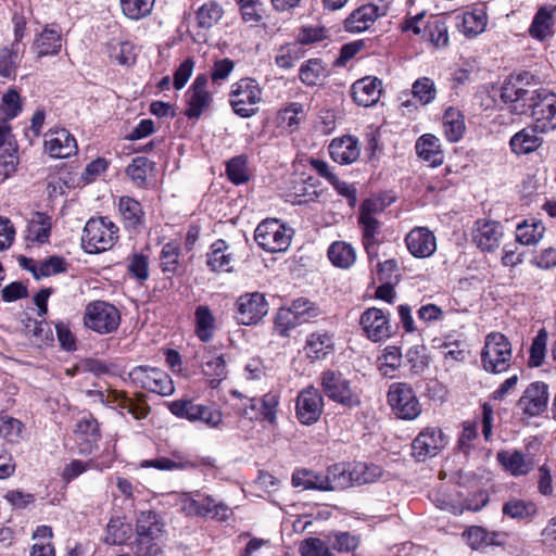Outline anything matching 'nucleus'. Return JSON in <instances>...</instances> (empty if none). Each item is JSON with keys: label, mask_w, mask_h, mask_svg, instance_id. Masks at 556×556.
I'll return each mask as SVG.
<instances>
[{"label": "nucleus", "mask_w": 556, "mask_h": 556, "mask_svg": "<svg viewBox=\"0 0 556 556\" xmlns=\"http://www.w3.org/2000/svg\"><path fill=\"white\" fill-rule=\"evenodd\" d=\"M415 148L418 156L432 167L440 166L444 161L440 140L431 134L422 135L417 140Z\"/></svg>", "instance_id": "obj_29"}, {"label": "nucleus", "mask_w": 556, "mask_h": 556, "mask_svg": "<svg viewBox=\"0 0 556 556\" xmlns=\"http://www.w3.org/2000/svg\"><path fill=\"white\" fill-rule=\"evenodd\" d=\"M541 129L535 124L528 126L516 132L509 141L511 151L516 154H529L539 149L543 143V138L539 136Z\"/></svg>", "instance_id": "obj_27"}, {"label": "nucleus", "mask_w": 556, "mask_h": 556, "mask_svg": "<svg viewBox=\"0 0 556 556\" xmlns=\"http://www.w3.org/2000/svg\"><path fill=\"white\" fill-rule=\"evenodd\" d=\"M424 345H415L406 351L405 358L414 374H421L428 367L429 362Z\"/></svg>", "instance_id": "obj_63"}, {"label": "nucleus", "mask_w": 556, "mask_h": 556, "mask_svg": "<svg viewBox=\"0 0 556 556\" xmlns=\"http://www.w3.org/2000/svg\"><path fill=\"white\" fill-rule=\"evenodd\" d=\"M254 239L264 251L273 254L278 252V219L267 218L260 223Z\"/></svg>", "instance_id": "obj_31"}, {"label": "nucleus", "mask_w": 556, "mask_h": 556, "mask_svg": "<svg viewBox=\"0 0 556 556\" xmlns=\"http://www.w3.org/2000/svg\"><path fill=\"white\" fill-rule=\"evenodd\" d=\"M61 48V28L55 24L46 25V27L35 36L31 46V49L38 58L58 54Z\"/></svg>", "instance_id": "obj_23"}, {"label": "nucleus", "mask_w": 556, "mask_h": 556, "mask_svg": "<svg viewBox=\"0 0 556 556\" xmlns=\"http://www.w3.org/2000/svg\"><path fill=\"white\" fill-rule=\"evenodd\" d=\"M118 210L127 228H136L144 220V212L141 204L130 197H121Z\"/></svg>", "instance_id": "obj_37"}, {"label": "nucleus", "mask_w": 556, "mask_h": 556, "mask_svg": "<svg viewBox=\"0 0 556 556\" xmlns=\"http://www.w3.org/2000/svg\"><path fill=\"white\" fill-rule=\"evenodd\" d=\"M351 467L344 464L330 466L325 475L326 491L343 490L355 485Z\"/></svg>", "instance_id": "obj_32"}, {"label": "nucleus", "mask_w": 556, "mask_h": 556, "mask_svg": "<svg viewBox=\"0 0 556 556\" xmlns=\"http://www.w3.org/2000/svg\"><path fill=\"white\" fill-rule=\"evenodd\" d=\"M327 66L320 59H309L299 71L301 81L306 86H316L327 77Z\"/></svg>", "instance_id": "obj_39"}, {"label": "nucleus", "mask_w": 556, "mask_h": 556, "mask_svg": "<svg viewBox=\"0 0 556 556\" xmlns=\"http://www.w3.org/2000/svg\"><path fill=\"white\" fill-rule=\"evenodd\" d=\"M236 305V319L247 326L258 323L268 313V303L260 292L242 294Z\"/></svg>", "instance_id": "obj_13"}, {"label": "nucleus", "mask_w": 556, "mask_h": 556, "mask_svg": "<svg viewBox=\"0 0 556 556\" xmlns=\"http://www.w3.org/2000/svg\"><path fill=\"white\" fill-rule=\"evenodd\" d=\"M547 344V331L542 328L532 341L530 348L529 364L533 367H539L543 364L545 358Z\"/></svg>", "instance_id": "obj_60"}, {"label": "nucleus", "mask_w": 556, "mask_h": 556, "mask_svg": "<svg viewBox=\"0 0 556 556\" xmlns=\"http://www.w3.org/2000/svg\"><path fill=\"white\" fill-rule=\"evenodd\" d=\"M172 414L190 421H202L210 427H216L223 420L222 413L210 406L197 404L191 400H177L168 404Z\"/></svg>", "instance_id": "obj_11"}, {"label": "nucleus", "mask_w": 556, "mask_h": 556, "mask_svg": "<svg viewBox=\"0 0 556 556\" xmlns=\"http://www.w3.org/2000/svg\"><path fill=\"white\" fill-rule=\"evenodd\" d=\"M488 16L484 9L476 8L472 11L464 12L459 30L466 37H476L484 30Z\"/></svg>", "instance_id": "obj_35"}, {"label": "nucleus", "mask_w": 556, "mask_h": 556, "mask_svg": "<svg viewBox=\"0 0 556 556\" xmlns=\"http://www.w3.org/2000/svg\"><path fill=\"white\" fill-rule=\"evenodd\" d=\"M331 159L340 164H351L355 162L361 154L358 140L352 136L334 138L329 144Z\"/></svg>", "instance_id": "obj_26"}, {"label": "nucleus", "mask_w": 556, "mask_h": 556, "mask_svg": "<svg viewBox=\"0 0 556 556\" xmlns=\"http://www.w3.org/2000/svg\"><path fill=\"white\" fill-rule=\"evenodd\" d=\"M188 108L185 115L188 118H199L212 101V94L208 91L191 90L187 91Z\"/></svg>", "instance_id": "obj_46"}, {"label": "nucleus", "mask_w": 556, "mask_h": 556, "mask_svg": "<svg viewBox=\"0 0 556 556\" xmlns=\"http://www.w3.org/2000/svg\"><path fill=\"white\" fill-rule=\"evenodd\" d=\"M556 5L547 4L539 8L528 29L529 35L541 42L555 34Z\"/></svg>", "instance_id": "obj_20"}, {"label": "nucleus", "mask_w": 556, "mask_h": 556, "mask_svg": "<svg viewBox=\"0 0 556 556\" xmlns=\"http://www.w3.org/2000/svg\"><path fill=\"white\" fill-rule=\"evenodd\" d=\"M226 173L231 182L241 185L249 180L245 157L240 155L232 157L227 163Z\"/></svg>", "instance_id": "obj_62"}, {"label": "nucleus", "mask_w": 556, "mask_h": 556, "mask_svg": "<svg viewBox=\"0 0 556 556\" xmlns=\"http://www.w3.org/2000/svg\"><path fill=\"white\" fill-rule=\"evenodd\" d=\"M536 507L532 502L513 498L503 506V514L515 519L528 518L534 515Z\"/></svg>", "instance_id": "obj_57"}, {"label": "nucleus", "mask_w": 556, "mask_h": 556, "mask_svg": "<svg viewBox=\"0 0 556 556\" xmlns=\"http://www.w3.org/2000/svg\"><path fill=\"white\" fill-rule=\"evenodd\" d=\"M302 556H334L329 546L318 538H308L300 545Z\"/></svg>", "instance_id": "obj_64"}, {"label": "nucleus", "mask_w": 556, "mask_h": 556, "mask_svg": "<svg viewBox=\"0 0 556 556\" xmlns=\"http://www.w3.org/2000/svg\"><path fill=\"white\" fill-rule=\"evenodd\" d=\"M319 315V308L306 299L295 300L288 308L280 306V336H286L288 330Z\"/></svg>", "instance_id": "obj_12"}, {"label": "nucleus", "mask_w": 556, "mask_h": 556, "mask_svg": "<svg viewBox=\"0 0 556 556\" xmlns=\"http://www.w3.org/2000/svg\"><path fill=\"white\" fill-rule=\"evenodd\" d=\"M131 526L123 518H111L106 526L104 542L110 545H121L127 542L131 536Z\"/></svg>", "instance_id": "obj_43"}, {"label": "nucleus", "mask_w": 556, "mask_h": 556, "mask_svg": "<svg viewBox=\"0 0 556 556\" xmlns=\"http://www.w3.org/2000/svg\"><path fill=\"white\" fill-rule=\"evenodd\" d=\"M387 396L396 417L413 420L420 415L421 406L410 384L394 382L389 387Z\"/></svg>", "instance_id": "obj_7"}, {"label": "nucleus", "mask_w": 556, "mask_h": 556, "mask_svg": "<svg viewBox=\"0 0 556 556\" xmlns=\"http://www.w3.org/2000/svg\"><path fill=\"white\" fill-rule=\"evenodd\" d=\"M152 167L153 163L146 156H137L126 167V174L137 187L141 188L146 185L148 170Z\"/></svg>", "instance_id": "obj_53"}, {"label": "nucleus", "mask_w": 556, "mask_h": 556, "mask_svg": "<svg viewBox=\"0 0 556 556\" xmlns=\"http://www.w3.org/2000/svg\"><path fill=\"white\" fill-rule=\"evenodd\" d=\"M412 93L421 105H428L437 98V87L431 78L420 77L414 81Z\"/></svg>", "instance_id": "obj_50"}, {"label": "nucleus", "mask_w": 556, "mask_h": 556, "mask_svg": "<svg viewBox=\"0 0 556 556\" xmlns=\"http://www.w3.org/2000/svg\"><path fill=\"white\" fill-rule=\"evenodd\" d=\"M226 241L218 239L206 254V265L213 271H231L233 257Z\"/></svg>", "instance_id": "obj_30"}, {"label": "nucleus", "mask_w": 556, "mask_h": 556, "mask_svg": "<svg viewBox=\"0 0 556 556\" xmlns=\"http://www.w3.org/2000/svg\"><path fill=\"white\" fill-rule=\"evenodd\" d=\"M328 257L334 266L349 268L355 263L356 253L351 244L337 241L329 247Z\"/></svg>", "instance_id": "obj_42"}, {"label": "nucleus", "mask_w": 556, "mask_h": 556, "mask_svg": "<svg viewBox=\"0 0 556 556\" xmlns=\"http://www.w3.org/2000/svg\"><path fill=\"white\" fill-rule=\"evenodd\" d=\"M121 9L130 20L148 16L154 5V0H119Z\"/></svg>", "instance_id": "obj_54"}, {"label": "nucleus", "mask_w": 556, "mask_h": 556, "mask_svg": "<svg viewBox=\"0 0 556 556\" xmlns=\"http://www.w3.org/2000/svg\"><path fill=\"white\" fill-rule=\"evenodd\" d=\"M497 458L514 476L527 475L532 469L531 459L520 452H501Z\"/></svg>", "instance_id": "obj_38"}, {"label": "nucleus", "mask_w": 556, "mask_h": 556, "mask_svg": "<svg viewBox=\"0 0 556 556\" xmlns=\"http://www.w3.org/2000/svg\"><path fill=\"white\" fill-rule=\"evenodd\" d=\"M84 324L99 334H110L118 329L121 313L109 302L93 301L86 306Z\"/></svg>", "instance_id": "obj_6"}, {"label": "nucleus", "mask_w": 556, "mask_h": 556, "mask_svg": "<svg viewBox=\"0 0 556 556\" xmlns=\"http://www.w3.org/2000/svg\"><path fill=\"white\" fill-rule=\"evenodd\" d=\"M202 507H203V515L202 518L210 517L212 519H215L217 521H225L227 520L231 514L232 510L229 506H227L223 502H218L216 498H214L211 495H204L202 497Z\"/></svg>", "instance_id": "obj_51"}, {"label": "nucleus", "mask_w": 556, "mask_h": 556, "mask_svg": "<svg viewBox=\"0 0 556 556\" xmlns=\"http://www.w3.org/2000/svg\"><path fill=\"white\" fill-rule=\"evenodd\" d=\"M131 383L140 389L166 396L175 388L170 377L163 370L150 366H137L128 374Z\"/></svg>", "instance_id": "obj_8"}, {"label": "nucleus", "mask_w": 556, "mask_h": 556, "mask_svg": "<svg viewBox=\"0 0 556 556\" xmlns=\"http://www.w3.org/2000/svg\"><path fill=\"white\" fill-rule=\"evenodd\" d=\"M380 15L377 5L372 3L362 5L346 17L344 28L349 33H362L368 29Z\"/></svg>", "instance_id": "obj_25"}, {"label": "nucleus", "mask_w": 556, "mask_h": 556, "mask_svg": "<svg viewBox=\"0 0 556 556\" xmlns=\"http://www.w3.org/2000/svg\"><path fill=\"white\" fill-rule=\"evenodd\" d=\"M1 113L4 121L15 118L22 111V103L20 94L14 89H9L2 96V102L0 105Z\"/></svg>", "instance_id": "obj_59"}, {"label": "nucleus", "mask_w": 556, "mask_h": 556, "mask_svg": "<svg viewBox=\"0 0 556 556\" xmlns=\"http://www.w3.org/2000/svg\"><path fill=\"white\" fill-rule=\"evenodd\" d=\"M45 149L52 157L65 159L77 152V143L68 130L50 129L45 135Z\"/></svg>", "instance_id": "obj_18"}, {"label": "nucleus", "mask_w": 556, "mask_h": 556, "mask_svg": "<svg viewBox=\"0 0 556 556\" xmlns=\"http://www.w3.org/2000/svg\"><path fill=\"white\" fill-rule=\"evenodd\" d=\"M429 41L438 48L446 47L448 43V34L446 23L441 18L429 22L424 30Z\"/></svg>", "instance_id": "obj_55"}, {"label": "nucleus", "mask_w": 556, "mask_h": 556, "mask_svg": "<svg viewBox=\"0 0 556 556\" xmlns=\"http://www.w3.org/2000/svg\"><path fill=\"white\" fill-rule=\"evenodd\" d=\"M106 394L109 401L103 402L104 405L116 404L137 420L144 419L150 413V407L142 394H138L136 399H130L126 392L117 390H106Z\"/></svg>", "instance_id": "obj_22"}, {"label": "nucleus", "mask_w": 556, "mask_h": 556, "mask_svg": "<svg viewBox=\"0 0 556 556\" xmlns=\"http://www.w3.org/2000/svg\"><path fill=\"white\" fill-rule=\"evenodd\" d=\"M224 15V10L216 1H208L201 5L197 11L198 24L202 28H211L219 22Z\"/></svg>", "instance_id": "obj_48"}, {"label": "nucleus", "mask_w": 556, "mask_h": 556, "mask_svg": "<svg viewBox=\"0 0 556 556\" xmlns=\"http://www.w3.org/2000/svg\"><path fill=\"white\" fill-rule=\"evenodd\" d=\"M523 77L505 81L501 88V99L515 114L531 112L533 124L546 132L556 129V93L546 89L523 87Z\"/></svg>", "instance_id": "obj_1"}, {"label": "nucleus", "mask_w": 556, "mask_h": 556, "mask_svg": "<svg viewBox=\"0 0 556 556\" xmlns=\"http://www.w3.org/2000/svg\"><path fill=\"white\" fill-rule=\"evenodd\" d=\"M23 54L24 48L17 43L0 47V76L14 78Z\"/></svg>", "instance_id": "obj_33"}, {"label": "nucleus", "mask_w": 556, "mask_h": 556, "mask_svg": "<svg viewBox=\"0 0 556 556\" xmlns=\"http://www.w3.org/2000/svg\"><path fill=\"white\" fill-rule=\"evenodd\" d=\"M162 517L153 510L140 511L136 517V539L132 549L137 556H157L165 532Z\"/></svg>", "instance_id": "obj_2"}, {"label": "nucleus", "mask_w": 556, "mask_h": 556, "mask_svg": "<svg viewBox=\"0 0 556 556\" xmlns=\"http://www.w3.org/2000/svg\"><path fill=\"white\" fill-rule=\"evenodd\" d=\"M324 397L314 387L301 391L296 400V417L303 425H313L321 416Z\"/></svg>", "instance_id": "obj_16"}, {"label": "nucleus", "mask_w": 556, "mask_h": 556, "mask_svg": "<svg viewBox=\"0 0 556 556\" xmlns=\"http://www.w3.org/2000/svg\"><path fill=\"white\" fill-rule=\"evenodd\" d=\"M88 469H97L101 471L103 470V467L97 460L93 459H90L88 462L74 459L64 467L62 478L66 482H71L72 480H74Z\"/></svg>", "instance_id": "obj_61"}, {"label": "nucleus", "mask_w": 556, "mask_h": 556, "mask_svg": "<svg viewBox=\"0 0 556 556\" xmlns=\"http://www.w3.org/2000/svg\"><path fill=\"white\" fill-rule=\"evenodd\" d=\"M351 466L354 483L357 485L374 482L378 477L381 476V468L376 465L357 463Z\"/></svg>", "instance_id": "obj_58"}, {"label": "nucleus", "mask_w": 556, "mask_h": 556, "mask_svg": "<svg viewBox=\"0 0 556 556\" xmlns=\"http://www.w3.org/2000/svg\"><path fill=\"white\" fill-rule=\"evenodd\" d=\"M203 372L208 377H213L211 384L215 387V382H219L226 377V361L223 355L213 356L210 351L204 355L202 362Z\"/></svg>", "instance_id": "obj_52"}, {"label": "nucleus", "mask_w": 556, "mask_h": 556, "mask_svg": "<svg viewBox=\"0 0 556 556\" xmlns=\"http://www.w3.org/2000/svg\"><path fill=\"white\" fill-rule=\"evenodd\" d=\"M118 227L108 217L90 218L83 230L81 244L88 253L111 249L116 242Z\"/></svg>", "instance_id": "obj_3"}, {"label": "nucleus", "mask_w": 556, "mask_h": 556, "mask_svg": "<svg viewBox=\"0 0 556 556\" xmlns=\"http://www.w3.org/2000/svg\"><path fill=\"white\" fill-rule=\"evenodd\" d=\"M444 134L448 141H458L465 130V122L460 112L454 108H448L443 115Z\"/></svg>", "instance_id": "obj_44"}, {"label": "nucleus", "mask_w": 556, "mask_h": 556, "mask_svg": "<svg viewBox=\"0 0 556 556\" xmlns=\"http://www.w3.org/2000/svg\"><path fill=\"white\" fill-rule=\"evenodd\" d=\"M359 325L372 342H380L392 334L389 314L377 307L367 308L361 316Z\"/></svg>", "instance_id": "obj_14"}, {"label": "nucleus", "mask_w": 556, "mask_h": 556, "mask_svg": "<svg viewBox=\"0 0 556 556\" xmlns=\"http://www.w3.org/2000/svg\"><path fill=\"white\" fill-rule=\"evenodd\" d=\"M447 444V438L438 427L421 430L412 443V456L417 462H425L437 456Z\"/></svg>", "instance_id": "obj_10"}, {"label": "nucleus", "mask_w": 556, "mask_h": 556, "mask_svg": "<svg viewBox=\"0 0 556 556\" xmlns=\"http://www.w3.org/2000/svg\"><path fill=\"white\" fill-rule=\"evenodd\" d=\"M544 232L545 226L541 220L527 219L517 226L516 239L523 245H534L542 240Z\"/></svg>", "instance_id": "obj_36"}, {"label": "nucleus", "mask_w": 556, "mask_h": 556, "mask_svg": "<svg viewBox=\"0 0 556 556\" xmlns=\"http://www.w3.org/2000/svg\"><path fill=\"white\" fill-rule=\"evenodd\" d=\"M511 344L501 332H491L485 337L481 352V363L485 371L502 374L510 366Z\"/></svg>", "instance_id": "obj_5"}, {"label": "nucleus", "mask_w": 556, "mask_h": 556, "mask_svg": "<svg viewBox=\"0 0 556 556\" xmlns=\"http://www.w3.org/2000/svg\"><path fill=\"white\" fill-rule=\"evenodd\" d=\"M381 86L382 83L377 77H364L352 85V97L358 105H374L380 99Z\"/></svg>", "instance_id": "obj_24"}, {"label": "nucleus", "mask_w": 556, "mask_h": 556, "mask_svg": "<svg viewBox=\"0 0 556 556\" xmlns=\"http://www.w3.org/2000/svg\"><path fill=\"white\" fill-rule=\"evenodd\" d=\"M24 425L10 416L0 417V437L9 443H18L23 438Z\"/></svg>", "instance_id": "obj_56"}, {"label": "nucleus", "mask_w": 556, "mask_h": 556, "mask_svg": "<svg viewBox=\"0 0 556 556\" xmlns=\"http://www.w3.org/2000/svg\"><path fill=\"white\" fill-rule=\"evenodd\" d=\"M202 497L203 494L200 492L194 493H180L177 496L176 505L179 506L180 510L187 516V517H202L203 515V507H202Z\"/></svg>", "instance_id": "obj_49"}, {"label": "nucleus", "mask_w": 556, "mask_h": 556, "mask_svg": "<svg viewBox=\"0 0 556 556\" xmlns=\"http://www.w3.org/2000/svg\"><path fill=\"white\" fill-rule=\"evenodd\" d=\"M320 387L325 395L343 407L353 409L362 404L359 392L351 387V381L337 370H326L320 375Z\"/></svg>", "instance_id": "obj_4"}, {"label": "nucleus", "mask_w": 556, "mask_h": 556, "mask_svg": "<svg viewBox=\"0 0 556 556\" xmlns=\"http://www.w3.org/2000/svg\"><path fill=\"white\" fill-rule=\"evenodd\" d=\"M503 235V226L495 220L478 219L472 229L473 242L484 252L497 249Z\"/></svg>", "instance_id": "obj_17"}, {"label": "nucleus", "mask_w": 556, "mask_h": 556, "mask_svg": "<svg viewBox=\"0 0 556 556\" xmlns=\"http://www.w3.org/2000/svg\"><path fill=\"white\" fill-rule=\"evenodd\" d=\"M358 223L363 229V243L368 254V258L372 261L378 256L376 235L379 231L380 223L375 217H358Z\"/></svg>", "instance_id": "obj_41"}, {"label": "nucleus", "mask_w": 556, "mask_h": 556, "mask_svg": "<svg viewBox=\"0 0 556 556\" xmlns=\"http://www.w3.org/2000/svg\"><path fill=\"white\" fill-rule=\"evenodd\" d=\"M333 338L328 332H313L307 337L305 350L314 359L326 357L333 350Z\"/></svg>", "instance_id": "obj_34"}, {"label": "nucleus", "mask_w": 556, "mask_h": 556, "mask_svg": "<svg viewBox=\"0 0 556 556\" xmlns=\"http://www.w3.org/2000/svg\"><path fill=\"white\" fill-rule=\"evenodd\" d=\"M325 476L314 472L312 470H296L292 475V484L294 486H302L306 490H320L326 491Z\"/></svg>", "instance_id": "obj_47"}, {"label": "nucleus", "mask_w": 556, "mask_h": 556, "mask_svg": "<svg viewBox=\"0 0 556 556\" xmlns=\"http://www.w3.org/2000/svg\"><path fill=\"white\" fill-rule=\"evenodd\" d=\"M51 218L46 213L36 212L28 223V238L31 241L45 243L49 240Z\"/></svg>", "instance_id": "obj_45"}, {"label": "nucleus", "mask_w": 556, "mask_h": 556, "mask_svg": "<svg viewBox=\"0 0 556 556\" xmlns=\"http://www.w3.org/2000/svg\"><path fill=\"white\" fill-rule=\"evenodd\" d=\"M278 406V395L268 393L261 401L250 400V404L244 407L243 415L249 419H264L274 424L276 420Z\"/></svg>", "instance_id": "obj_28"}, {"label": "nucleus", "mask_w": 556, "mask_h": 556, "mask_svg": "<svg viewBox=\"0 0 556 556\" xmlns=\"http://www.w3.org/2000/svg\"><path fill=\"white\" fill-rule=\"evenodd\" d=\"M405 243L410 254L419 258L429 257L437 250L435 237L424 227L410 230L405 238Z\"/></svg>", "instance_id": "obj_21"}, {"label": "nucleus", "mask_w": 556, "mask_h": 556, "mask_svg": "<svg viewBox=\"0 0 556 556\" xmlns=\"http://www.w3.org/2000/svg\"><path fill=\"white\" fill-rule=\"evenodd\" d=\"M195 334L202 342H208L213 338L215 318L206 305H200L194 312Z\"/></svg>", "instance_id": "obj_40"}, {"label": "nucleus", "mask_w": 556, "mask_h": 556, "mask_svg": "<svg viewBox=\"0 0 556 556\" xmlns=\"http://www.w3.org/2000/svg\"><path fill=\"white\" fill-rule=\"evenodd\" d=\"M78 440V452L83 455H89L98 447L101 439L98 420L92 415L83 416L75 429Z\"/></svg>", "instance_id": "obj_19"}, {"label": "nucleus", "mask_w": 556, "mask_h": 556, "mask_svg": "<svg viewBox=\"0 0 556 556\" xmlns=\"http://www.w3.org/2000/svg\"><path fill=\"white\" fill-rule=\"evenodd\" d=\"M233 112L241 117H251L257 111L255 105L261 101V89L251 78L240 79L232 85L229 94Z\"/></svg>", "instance_id": "obj_9"}, {"label": "nucleus", "mask_w": 556, "mask_h": 556, "mask_svg": "<svg viewBox=\"0 0 556 556\" xmlns=\"http://www.w3.org/2000/svg\"><path fill=\"white\" fill-rule=\"evenodd\" d=\"M548 386L542 381L530 383L518 400L516 406L530 417L541 415L547 407Z\"/></svg>", "instance_id": "obj_15"}]
</instances>
